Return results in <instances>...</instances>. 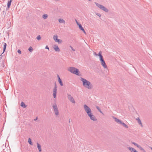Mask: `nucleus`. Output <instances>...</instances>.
<instances>
[{"mask_svg":"<svg viewBox=\"0 0 152 152\" xmlns=\"http://www.w3.org/2000/svg\"><path fill=\"white\" fill-rule=\"evenodd\" d=\"M96 108L100 113H101L102 114H103V113L102 112V111L99 108V107L96 106Z\"/></svg>","mask_w":152,"mask_h":152,"instance_id":"nucleus-26","label":"nucleus"},{"mask_svg":"<svg viewBox=\"0 0 152 152\" xmlns=\"http://www.w3.org/2000/svg\"><path fill=\"white\" fill-rule=\"evenodd\" d=\"M78 25L79 26V28H80V30H81V31H83V32H84V33L85 34H86V32L85 31L83 28L82 26L80 24H78Z\"/></svg>","mask_w":152,"mask_h":152,"instance_id":"nucleus-12","label":"nucleus"},{"mask_svg":"<svg viewBox=\"0 0 152 152\" xmlns=\"http://www.w3.org/2000/svg\"><path fill=\"white\" fill-rule=\"evenodd\" d=\"M100 61L101 64L103 67L104 69H107V65L104 59L102 61Z\"/></svg>","mask_w":152,"mask_h":152,"instance_id":"nucleus-9","label":"nucleus"},{"mask_svg":"<svg viewBox=\"0 0 152 152\" xmlns=\"http://www.w3.org/2000/svg\"><path fill=\"white\" fill-rule=\"evenodd\" d=\"M12 1V0H10L8 1L7 2V7L8 8H9L11 5V2Z\"/></svg>","mask_w":152,"mask_h":152,"instance_id":"nucleus-18","label":"nucleus"},{"mask_svg":"<svg viewBox=\"0 0 152 152\" xmlns=\"http://www.w3.org/2000/svg\"><path fill=\"white\" fill-rule=\"evenodd\" d=\"M53 49L56 52H59L60 50L58 46L56 45H54L53 46Z\"/></svg>","mask_w":152,"mask_h":152,"instance_id":"nucleus-11","label":"nucleus"},{"mask_svg":"<svg viewBox=\"0 0 152 152\" xmlns=\"http://www.w3.org/2000/svg\"><path fill=\"white\" fill-rule=\"evenodd\" d=\"M80 80L82 81L83 85L85 87L89 89L93 88V85L90 81L82 77H81Z\"/></svg>","mask_w":152,"mask_h":152,"instance_id":"nucleus-1","label":"nucleus"},{"mask_svg":"<svg viewBox=\"0 0 152 152\" xmlns=\"http://www.w3.org/2000/svg\"><path fill=\"white\" fill-rule=\"evenodd\" d=\"M56 42H58V44H61L62 42V41L61 39H58Z\"/></svg>","mask_w":152,"mask_h":152,"instance_id":"nucleus-27","label":"nucleus"},{"mask_svg":"<svg viewBox=\"0 0 152 152\" xmlns=\"http://www.w3.org/2000/svg\"><path fill=\"white\" fill-rule=\"evenodd\" d=\"M98 56H99V60L100 61H102V60H104L103 58V57L102 56V52L101 51H100L99 53L98 54Z\"/></svg>","mask_w":152,"mask_h":152,"instance_id":"nucleus-13","label":"nucleus"},{"mask_svg":"<svg viewBox=\"0 0 152 152\" xmlns=\"http://www.w3.org/2000/svg\"><path fill=\"white\" fill-rule=\"evenodd\" d=\"M132 143L134 144V145L136 146L138 148H139V149L143 151V152H145V150L142 147H141L140 145H138L137 144L134 142H132Z\"/></svg>","mask_w":152,"mask_h":152,"instance_id":"nucleus-6","label":"nucleus"},{"mask_svg":"<svg viewBox=\"0 0 152 152\" xmlns=\"http://www.w3.org/2000/svg\"><path fill=\"white\" fill-rule=\"evenodd\" d=\"M2 12L3 13V14H4L5 12V11H3V12Z\"/></svg>","mask_w":152,"mask_h":152,"instance_id":"nucleus-41","label":"nucleus"},{"mask_svg":"<svg viewBox=\"0 0 152 152\" xmlns=\"http://www.w3.org/2000/svg\"><path fill=\"white\" fill-rule=\"evenodd\" d=\"M121 124L122 125H123V126H124L126 128H128V126L127 125H126L124 123L122 122H121Z\"/></svg>","mask_w":152,"mask_h":152,"instance_id":"nucleus-25","label":"nucleus"},{"mask_svg":"<svg viewBox=\"0 0 152 152\" xmlns=\"http://www.w3.org/2000/svg\"><path fill=\"white\" fill-rule=\"evenodd\" d=\"M76 22V23L78 25V24H80L76 20H75Z\"/></svg>","mask_w":152,"mask_h":152,"instance_id":"nucleus-36","label":"nucleus"},{"mask_svg":"<svg viewBox=\"0 0 152 152\" xmlns=\"http://www.w3.org/2000/svg\"><path fill=\"white\" fill-rule=\"evenodd\" d=\"M113 117V118L115 119V121L116 122H117L118 124H121V122H122L120 120L118 119V118H116L115 117Z\"/></svg>","mask_w":152,"mask_h":152,"instance_id":"nucleus-15","label":"nucleus"},{"mask_svg":"<svg viewBox=\"0 0 152 152\" xmlns=\"http://www.w3.org/2000/svg\"><path fill=\"white\" fill-rule=\"evenodd\" d=\"M2 59V57H1L0 58V60H1Z\"/></svg>","mask_w":152,"mask_h":152,"instance_id":"nucleus-43","label":"nucleus"},{"mask_svg":"<svg viewBox=\"0 0 152 152\" xmlns=\"http://www.w3.org/2000/svg\"><path fill=\"white\" fill-rule=\"evenodd\" d=\"M21 106L23 107L24 108H25L26 107V105L24 102H22L21 103Z\"/></svg>","mask_w":152,"mask_h":152,"instance_id":"nucleus-19","label":"nucleus"},{"mask_svg":"<svg viewBox=\"0 0 152 152\" xmlns=\"http://www.w3.org/2000/svg\"><path fill=\"white\" fill-rule=\"evenodd\" d=\"M53 38L54 39V40L56 42L58 40V36L57 35H54L53 37Z\"/></svg>","mask_w":152,"mask_h":152,"instance_id":"nucleus-24","label":"nucleus"},{"mask_svg":"<svg viewBox=\"0 0 152 152\" xmlns=\"http://www.w3.org/2000/svg\"><path fill=\"white\" fill-rule=\"evenodd\" d=\"M89 1H91V0H88Z\"/></svg>","mask_w":152,"mask_h":152,"instance_id":"nucleus-45","label":"nucleus"},{"mask_svg":"<svg viewBox=\"0 0 152 152\" xmlns=\"http://www.w3.org/2000/svg\"><path fill=\"white\" fill-rule=\"evenodd\" d=\"M137 121L138 122V123H139V124L142 126V123H141V121L140 120V119L139 118H137Z\"/></svg>","mask_w":152,"mask_h":152,"instance_id":"nucleus-22","label":"nucleus"},{"mask_svg":"<svg viewBox=\"0 0 152 152\" xmlns=\"http://www.w3.org/2000/svg\"><path fill=\"white\" fill-rule=\"evenodd\" d=\"M88 116L90 117V119L93 121H96L97 120V119L95 116L93 115L92 113L89 115Z\"/></svg>","mask_w":152,"mask_h":152,"instance_id":"nucleus-7","label":"nucleus"},{"mask_svg":"<svg viewBox=\"0 0 152 152\" xmlns=\"http://www.w3.org/2000/svg\"><path fill=\"white\" fill-rule=\"evenodd\" d=\"M37 119H38V118H37V117L36 118H35V119L34 120V121H36V120H37Z\"/></svg>","mask_w":152,"mask_h":152,"instance_id":"nucleus-37","label":"nucleus"},{"mask_svg":"<svg viewBox=\"0 0 152 152\" xmlns=\"http://www.w3.org/2000/svg\"><path fill=\"white\" fill-rule=\"evenodd\" d=\"M28 142L31 145H33L31 141V140L30 138H29L28 139Z\"/></svg>","mask_w":152,"mask_h":152,"instance_id":"nucleus-28","label":"nucleus"},{"mask_svg":"<svg viewBox=\"0 0 152 152\" xmlns=\"http://www.w3.org/2000/svg\"><path fill=\"white\" fill-rule=\"evenodd\" d=\"M128 148L132 152H138L136 150L132 147H129Z\"/></svg>","mask_w":152,"mask_h":152,"instance_id":"nucleus-16","label":"nucleus"},{"mask_svg":"<svg viewBox=\"0 0 152 152\" xmlns=\"http://www.w3.org/2000/svg\"><path fill=\"white\" fill-rule=\"evenodd\" d=\"M83 107L84 110L86 112L88 111L89 112L90 110H91V109L89 108V107L87 106L86 104H84L83 106Z\"/></svg>","mask_w":152,"mask_h":152,"instance_id":"nucleus-10","label":"nucleus"},{"mask_svg":"<svg viewBox=\"0 0 152 152\" xmlns=\"http://www.w3.org/2000/svg\"><path fill=\"white\" fill-rule=\"evenodd\" d=\"M70 48H71V49H72V50L73 51H75V50L73 48V47L71 46H70Z\"/></svg>","mask_w":152,"mask_h":152,"instance_id":"nucleus-33","label":"nucleus"},{"mask_svg":"<svg viewBox=\"0 0 152 152\" xmlns=\"http://www.w3.org/2000/svg\"><path fill=\"white\" fill-rule=\"evenodd\" d=\"M41 37H40V35H38L37 37V39L38 40H40L41 39Z\"/></svg>","mask_w":152,"mask_h":152,"instance_id":"nucleus-30","label":"nucleus"},{"mask_svg":"<svg viewBox=\"0 0 152 152\" xmlns=\"http://www.w3.org/2000/svg\"><path fill=\"white\" fill-rule=\"evenodd\" d=\"M57 86L56 84L55 83L54 88L53 89V96L54 98H55L56 96V94L57 93Z\"/></svg>","mask_w":152,"mask_h":152,"instance_id":"nucleus-8","label":"nucleus"},{"mask_svg":"<svg viewBox=\"0 0 152 152\" xmlns=\"http://www.w3.org/2000/svg\"><path fill=\"white\" fill-rule=\"evenodd\" d=\"M95 3L96 6H97L99 8L103 11H105L106 12H108L109 11L108 9H107L104 6L100 4L97 2H95Z\"/></svg>","mask_w":152,"mask_h":152,"instance_id":"nucleus-3","label":"nucleus"},{"mask_svg":"<svg viewBox=\"0 0 152 152\" xmlns=\"http://www.w3.org/2000/svg\"><path fill=\"white\" fill-rule=\"evenodd\" d=\"M67 96L68 99L70 101L73 103H75V102L73 97L71 95L68 94H67Z\"/></svg>","mask_w":152,"mask_h":152,"instance_id":"nucleus-5","label":"nucleus"},{"mask_svg":"<svg viewBox=\"0 0 152 152\" xmlns=\"http://www.w3.org/2000/svg\"><path fill=\"white\" fill-rule=\"evenodd\" d=\"M52 107L56 115V116L58 115H59V111L57 104L56 103L53 104Z\"/></svg>","mask_w":152,"mask_h":152,"instance_id":"nucleus-4","label":"nucleus"},{"mask_svg":"<svg viewBox=\"0 0 152 152\" xmlns=\"http://www.w3.org/2000/svg\"><path fill=\"white\" fill-rule=\"evenodd\" d=\"M18 53H19L20 54H21V51H20V50L19 49L18 50Z\"/></svg>","mask_w":152,"mask_h":152,"instance_id":"nucleus-32","label":"nucleus"},{"mask_svg":"<svg viewBox=\"0 0 152 152\" xmlns=\"http://www.w3.org/2000/svg\"><path fill=\"white\" fill-rule=\"evenodd\" d=\"M86 112L87 113L88 115H90V114L92 113V111L91 110H90V111H89V112L88 111V112Z\"/></svg>","mask_w":152,"mask_h":152,"instance_id":"nucleus-31","label":"nucleus"},{"mask_svg":"<svg viewBox=\"0 0 152 152\" xmlns=\"http://www.w3.org/2000/svg\"><path fill=\"white\" fill-rule=\"evenodd\" d=\"M96 15L98 16H99V17H100L101 16V15L98 13H97Z\"/></svg>","mask_w":152,"mask_h":152,"instance_id":"nucleus-34","label":"nucleus"},{"mask_svg":"<svg viewBox=\"0 0 152 152\" xmlns=\"http://www.w3.org/2000/svg\"><path fill=\"white\" fill-rule=\"evenodd\" d=\"M68 71L73 74L80 76V72L78 69L74 67H69L68 69Z\"/></svg>","mask_w":152,"mask_h":152,"instance_id":"nucleus-2","label":"nucleus"},{"mask_svg":"<svg viewBox=\"0 0 152 152\" xmlns=\"http://www.w3.org/2000/svg\"><path fill=\"white\" fill-rule=\"evenodd\" d=\"M95 55L96 56H98V54H96L95 52L94 53Z\"/></svg>","mask_w":152,"mask_h":152,"instance_id":"nucleus-38","label":"nucleus"},{"mask_svg":"<svg viewBox=\"0 0 152 152\" xmlns=\"http://www.w3.org/2000/svg\"><path fill=\"white\" fill-rule=\"evenodd\" d=\"M48 15L47 14H44L42 16V17L44 19H46L48 18Z\"/></svg>","mask_w":152,"mask_h":152,"instance_id":"nucleus-23","label":"nucleus"},{"mask_svg":"<svg viewBox=\"0 0 152 152\" xmlns=\"http://www.w3.org/2000/svg\"><path fill=\"white\" fill-rule=\"evenodd\" d=\"M54 1H60V0H54Z\"/></svg>","mask_w":152,"mask_h":152,"instance_id":"nucleus-42","label":"nucleus"},{"mask_svg":"<svg viewBox=\"0 0 152 152\" xmlns=\"http://www.w3.org/2000/svg\"><path fill=\"white\" fill-rule=\"evenodd\" d=\"M151 150H152V147H151Z\"/></svg>","mask_w":152,"mask_h":152,"instance_id":"nucleus-44","label":"nucleus"},{"mask_svg":"<svg viewBox=\"0 0 152 152\" xmlns=\"http://www.w3.org/2000/svg\"><path fill=\"white\" fill-rule=\"evenodd\" d=\"M71 121V120L70 118L69 119V123H70V122Z\"/></svg>","mask_w":152,"mask_h":152,"instance_id":"nucleus-39","label":"nucleus"},{"mask_svg":"<svg viewBox=\"0 0 152 152\" xmlns=\"http://www.w3.org/2000/svg\"><path fill=\"white\" fill-rule=\"evenodd\" d=\"M6 46H7V44H6V43H4V47H3V53H4L5 51V50H6Z\"/></svg>","mask_w":152,"mask_h":152,"instance_id":"nucleus-21","label":"nucleus"},{"mask_svg":"<svg viewBox=\"0 0 152 152\" xmlns=\"http://www.w3.org/2000/svg\"><path fill=\"white\" fill-rule=\"evenodd\" d=\"M3 53H1V55H0V56L1 57H2L3 56V55L2 54H3Z\"/></svg>","mask_w":152,"mask_h":152,"instance_id":"nucleus-40","label":"nucleus"},{"mask_svg":"<svg viewBox=\"0 0 152 152\" xmlns=\"http://www.w3.org/2000/svg\"><path fill=\"white\" fill-rule=\"evenodd\" d=\"M45 49H48L49 50V47H48V46L47 45L45 47Z\"/></svg>","mask_w":152,"mask_h":152,"instance_id":"nucleus-35","label":"nucleus"},{"mask_svg":"<svg viewBox=\"0 0 152 152\" xmlns=\"http://www.w3.org/2000/svg\"><path fill=\"white\" fill-rule=\"evenodd\" d=\"M57 77L58 78V81L60 85L61 86H63V83H62V82L61 79L60 78L59 75H57Z\"/></svg>","mask_w":152,"mask_h":152,"instance_id":"nucleus-14","label":"nucleus"},{"mask_svg":"<svg viewBox=\"0 0 152 152\" xmlns=\"http://www.w3.org/2000/svg\"><path fill=\"white\" fill-rule=\"evenodd\" d=\"M58 21L61 23H65V21L62 18H60L58 19Z\"/></svg>","mask_w":152,"mask_h":152,"instance_id":"nucleus-20","label":"nucleus"},{"mask_svg":"<svg viewBox=\"0 0 152 152\" xmlns=\"http://www.w3.org/2000/svg\"><path fill=\"white\" fill-rule=\"evenodd\" d=\"M37 148L39 150V152H41L42 151V149L41 148V145L38 143H37Z\"/></svg>","mask_w":152,"mask_h":152,"instance_id":"nucleus-17","label":"nucleus"},{"mask_svg":"<svg viewBox=\"0 0 152 152\" xmlns=\"http://www.w3.org/2000/svg\"><path fill=\"white\" fill-rule=\"evenodd\" d=\"M33 48L31 46H30L28 49V50L30 52H31L33 51Z\"/></svg>","mask_w":152,"mask_h":152,"instance_id":"nucleus-29","label":"nucleus"}]
</instances>
